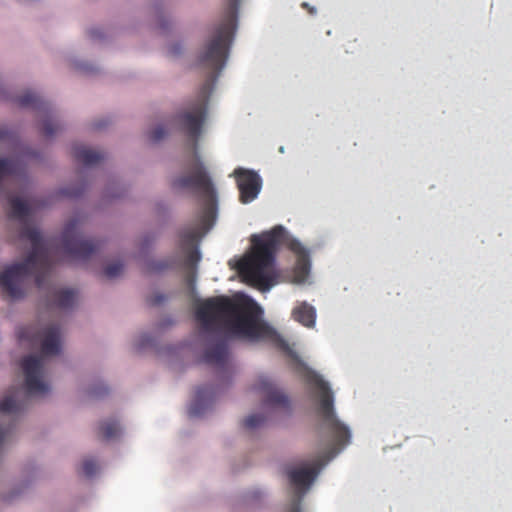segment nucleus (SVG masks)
I'll return each instance as SVG.
<instances>
[{
  "mask_svg": "<svg viewBox=\"0 0 512 512\" xmlns=\"http://www.w3.org/2000/svg\"><path fill=\"white\" fill-rule=\"evenodd\" d=\"M210 91V83H205L197 99L177 116L181 129L193 141L194 154L186 165V172L173 179L172 187L177 190H191L203 201L197 223L184 228L179 234V248L186 255L185 265L190 269H196L201 259L198 240L211 228L216 216V192L208 171L197 153V139L207 116Z\"/></svg>",
  "mask_w": 512,
  "mask_h": 512,
  "instance_id": "1",
  "label": "nucleus"
},
{
  "mask_svg": "<svg viewBox=\"0 0 512 512\" xmlns=\"http://www.w3.org/2000/svg\"><path fill=\"white\" fill-rule=\"evenodd\" d=\"M261 309L251 299L232 301L225 296L201 301L195 317L205 332H227L250 341H268L283 352L290 347L272 327L260 320Z\"/></svg>",
  "mask_w": 512,
  "mask_h": 512,
  "instance_id": "2",
  "label": "nucleus"
},
{
  "mask_svg": "<svg viewBox=\"0 0 512 512\" xmlns=\"http://www.w3.org/2000/svg\"><path fill=\"white\" fill-rule=\"evenodd\" d=\"M250 254L239 260L237 269L244 281L261 291H268L276 283L273 271L276 253L285 244L297 257L293 270L294 281L303 283L310 273V257L306 248L296 239L288 237L283 226L251 237Z\"/></svg>",
  "mask_w": 512,
  "mask_h": 512,
  "instance_id": "3",
  "label": "nucleus"
},
{
  "mask_svg": "<svg viewBox=\"0 0 512 512\" xmlns=\"http://www.w3.org/2000/svg\"><path fill=\"white\" fill-rule=\"evenodd\" d=\"M20 237L31 242V252L23 262L10 266L0 274V287L12 299L23 297L21 284L27 276L35 275L37 287L42 288L50 271L49 255L40 232L25 225L20 231Z\"/></svg>",
  "mask_w": 512,
  "mask_h": 512,
  "instance_id": "4",
  "label": "nucleus"
},
{
  "mask_svg": "<svg viewBox=\"0 0 512 512\" xmlns=\"http://www.w3.org/2000/svg\"><path fill=\"white\" fill-rule=\"evenodd\" d=\"M307 381L319 392L318 412L322 417L324 425L331 432L335 444L339 446L348 444L351 436L350 431L335 415L333 394L329 384L316 373H309Z\"/></svg>",
  "mask_w": 512,
  "mask_h": 512,
  "instance_id": "5",
  "label": "nucleus"
},
{
  "mask_svg": "<svg viewBox=\"0 0 512 512\" xmlns=\"http://www.w3.org/2000/svg\"><path fill=\"white\" fill-rule=\"evenodd\" d=\"M333 456V452L330 451L327 455L319 457L310 467L291 468L287 470L289 482L295 488L297 493L296 499L290 505L288 512H301L300 504L302 495L314 482L321 467Z\"/></svg>",
  "mask_w": 512,
  "mask_h": 512,
  "instance_id": "6",
  "label": "nucleus"
},
{
  "mask_svg": "<svg viewBox=\"0 0 512 512\" xmlns=\"http://www.w3.org/2000/svg\"><path fill=\"white\" fill-rule=\"evenodd\" d=\"M62 244L65 253L77 260H87L101 248L100 241L83 239L79 236L77 220H72L65 226Z\"/></svg>",
  "mask_w": 512,
  "mask_h": 512,
  "instance_id": "7",
  "label": "nucleus"
},
{
  "mask_svg": "<svg viewBox=\"0 0 512 512\" xmlns=\"http://www.w3.org/2000/svg\"><path fill=\"white\" fill-rule=\"evenodd\" d=\"M21 367L25 376L27 397L42 396L50 391L49 385L42 380L44 368L43 356H26L21 361Z\"/></svg>",
  "mask_w": 512,
  "mask_h": 512,
  "instance_id": "8",
  "label": "nucleus"
},
{
  "mask_svg": "<svg viewBox=\"0 0 512 512\" xmlns=\"http://www.w3.org/2000/svg\"><path fill=\"white\" fill-rule=\"evenodd\" d=\"M16 102L20 107L31 108L44 113L41 133L46 138L54 136L60 129V124L54 120L49 104L33 91H25L17 96Z\"/></svg>",
  "mask_w": 512,
  "mask_h": 512,
  "instance_id": "9",
  "label": "nucleus"
},
{
  "mask_svg": "<svg viewBox=\"0 0 512 512\" xmlns=\"http://www.w3.org/2000/svg\"><path fill=\"white\" fill-rule=\"evenodd\" d=\"M239 190V200L243 204L252 202L260 193L262 179L253 170L242 167L236 168L233 172Z\"/></svg>",
  "mask_w": 512,
  "mask_h": 512,
  "instance_id": "10",
  "label": "nucleus"
},
{
  "mask_svg": "<svg viewBox=\"0 0 512 512\" xmlns=\"http://www.w3.org/2000/svg\"><path fill=\"white\" fill-rule=\"evenodd\" d=\"M256 389L263 397V404L270 408L288 410L290 402L288 397L282 393L274 383L266 376H261L256 384Z\"/></svg>",
  "mask_w": 512,
  "mask_h": 512,
  "instance_id": "11",
  "label": "nucleus"
},
{
  "mask_svg": "<svg viewBox=\"0 0 512 512\" xmlns=\"http://www.w3.org/2000/svg\"><path fill=\"white\" fill-rule=\"evenodd\" d=\"M205 363L213 365L219 369L228 368V346L226 340L222 339L209 347L203 356Z\"/></svg>",
  "mask_w": 512,
  "mask_h": 512,
  "instance_id": "12",
  "label": "nucleus"
},
{
  "mask_svg": "<svg viewBox=\"0 0 512 512\" xmlns=\"http://www.w3.org/2000/svg\"><path fill=\"white\" fill-rule=\"evenodd\" d=\"M60 328L58 325H50L43 330L41 351L43 356H52L60 353Z\"/></svg>",
  "mask_w": 512,
  "mask_h": 512,
  "instance_id": "13",
  "label": "nucleus"
},
{
  "mask_svg": "<svg viewBox=\"0 0 512 512\" xmlns=\"http://www.w3.org/2000/svg\"><path fill=\"white\" fill-rule=\"evenodd\" d=\"M73 156L77 162L85 166H94L105 158L103 152L90 149L85 145H75L73 147Z\"/></svg>",
  "mask_w": 512,
  "mask_h": 512,
  "instance_id": "14",
  "label": "nucleus"
},
{
  "mask_svg": "<svg viewBox=\"0 0 512 512\" xmlns=\"http://www.w3.org/2000/svg\"><path fill=\"white\" fill-rule=\"evenodd\" d=\"M214 394V390L210 387H199L196 391V399L189 408L190 416H200L203 413V406L213 399Z\"/></svg>",
  "mask_w": 512,
  "mask_h": 512,
  "instance_id": "15",
  "label": "nucleus"
},
{
  "mask_svg": "<svg viewBox=\"0 0 512 512\" xmlns=\"http://www.w3.org/2000/svg\"><path fill=\"white\" fill-rule=\"evenodd\" d=\"M292 316L295 321L310 328L315 324L316 311L313 306L303 302L293 309Z\"/></svg>",
  "mask_w": 512,
  "mask_h": 512,
  "instance_id": "16",
  "label": "nucleus"
},
{
  "mask_svg": "<svg viewBox=\"0 0 512 512\" xmlns=\"http://www.w3.org/2000/svg\"><path fill=\"white\" fill-rule=\"evenodd\" d=\"M52 298V306L60 309H69L76 302V293L70 289L55 290L52 292Z\"/></svg>",
  "mask_w": 512,
  "mask_h": 512,
  "instance_id": "17",
  "label": "nucleus"
},
{
  "mask_svg": "<svg viewBox=\"0 0 512 512\" xmlns=\"http://www.w3.org/2000/svg\"><path fill=\"white\" fill-rule=\"evenodd\" d=\"M120 431V426L115 420L104 421L99 426V436L104 440L116 438Z\"/></svg>",
  "mask_w": 512,
  "mask_h": 512,
  "instance_id": "18",
  "label": "nucleus"
},
{
  "mask_svg": "<svg viewBox=\"0 0 512 512\" xmlns=\"http://www.w3.org/2000/svg\"><path fill=\"white\" fill-rule=\"evenodd\" d=\"M23 409V404L19 402L15 395H7L0 401V412L3 414H15Z\"/></svg>",
  "mask_w": 512,
  "mask_h": 512,
  "instance_id": "19",
  "label": "nucleus"
},
{
  "mask_svg": "<svg viewBox=\"0 0 512 512\" xmlns=\"http://www.w3.org/2000/svg\"><path fill=\"white\" fill-rule=\"evenodd\" d=\"M11 217L23 220L29 214V206L22 199L15 197L10 201Z\"/></svg>",
  "mask_w": 512,
  "mask_h": 512,
  "instance_id": "20",
  "label": "nucleus"
},
{
  "mask_svg": "<svg viewBox=\"0 0 512 512\" xmlns=\"http://www.w3.org/2000/svg\"><path fill=\"white\" fill-rule=\"evenodd\" d=\"M265 421L266 418L262 414H252L244 419L243 425L246 429L253 430L261 427Z\"/></svg>",
  "mask_w": 512,
  "mask_h": 512,
  "instance_id": "21",
  "label": "nucleus"
},
{
  "mask_svg": "<svg viewBox=\"0 0 512 512\" xmlns=\"http://www.w3.org/2000/svg\"><path fill=\"white\" fill-rule=\"evenodd\" d=\"M124 265L121 262H113L108 264L104 269V276L108 279H113L122 274Z\"/></svg>",
  "mask_w": 512,
  "mask_h": 512,
  "instance_id": "22",
  "label": "nucleus"
},
{
  "mask_svg": "<svg viewBox=\"0 0 512 512\" xmlns=\"http://www.w3.org/2000/svg\"><path fill=\"white\" fill-rule=\"evenodd\" d=\"M98 464L92 458L84 459L81 465V472L87 477L93 476L98 471Z\"/></svg>",
  "mask_w": 512,
  "mask_h": 512,
  "instance_id": "23",
  "label": "nucleus"
},
{
  "mask_svg": "<svg viewBox=\"0 0 512 512\" xmlns=\"http://www.w3.org/2000/svg\"><path fill=\"white\" fill-rule=\"evenodd\" d=\"M166 134L167 131L165 130V128L162 125H158L149 132L148 136L151 142L156 143L162 140L166 136Z\"/></svg>",
  "mask_w": 512,
  "mask_h": 512,
  "instance_id": "24",
  "label": "nucleus"
},
{
  "mask_svg": "<svg viewBox=\"0 0 512 512\" xmlns=\"http://www.w3.org/2000/svg\"><path fill=\"white\" fill-rule=\"evenodd\" d=\"M12 429V425H9L7 427L0 426V446L5 442L9 434L12 432Z\"/></svg>",
  "mask_w": 512,
  "mask_h": 512,
  "instance_id": "25",
  "label": "nucleus"
},
{
  "mask_svg": "<svg viewBox=\"0 0 512 512\" xmlns=\"http://www.w3.org/2000/svg\"><path fill=\"white\" fill-rule=\"evenodd\" d=\"M165 300V297L164 295L162 294H159V293H156L152 296H150L147 301L150 305L152 306H156V305H159L161 304L163 301Z\"/></svg>",
  "mask_w": 512,
  "mask_h": 512,
  "instance_id": "26",
  "label": "nucleus"
},
{
  "mask_svg": "<svg viewBox=\"0 0 512 512\" xmlns=\"http://www.w3.org/2000/svg\"><path fill=\"white\" fill-rule=\"evenodd\" d=\"M168 267H169L168 263L163 262V261H159V262L151 263L149 269L151 271L159 272V271H162V270H164V269H166Z\"/></svg>",
  "mask_w": 512,
  "mask_h": 512,
  "instance_id": "27",
  "label": "nucleus"
},
{
  "mask_svg": "<svg viewBox=\"0 0 512 512\" xmlns=\"http://www.w3.org/2000/svg\"><path fill=\"white\" fill-rule=\"evenodd\" d=\"M107 392H108V388L106 386L102 385L101 387H99V389L98 388L91 389L90 394L92 396L99 397V396L106 394Z\"/></svg>",
  "mask_w": 512,
  "mask_h": 512,
  "instance_id": "28",
  "label": "nucleus"
},
{
  "mask_svg": "<svg viewBox=\"0 0 512 512\" xmlns=\"http://www.w3.org/2000/svg\"><path fill=\"white\" fill-rule=\"evenodd\" d=\"M89 36L92 38V39H98V38H101L102 37V32L99 30V29H91L89 31Z\"/></svg>",
  "mask_w": 512,
  "mask_h": 512,
  "instance_id": "29",
  "label": "nucleus"
},
{
  "mask_svg": "<svg viewBox=\"0 0 512 512\" xmlns=\"http://www.w3.org/2000/svg\"><path fill=\"white\" fill-rule=\"evenodd\" d=\"M301 6H302L303 8H305V9H307V10H308V12H309L310 14H312V15L316 13V9H315L314 7H311V6H310L308 3H306V2H303Z\"/></svg>",
  "mask_w": 512,
  "mask_h": 512,
  "instance_id": "30",
  "label": "nucleus"
},
{
  "mask_svg": "<svg viewBox=\"0 0 512 512\" xmlns=\"http://www.w3.org/2000/svg\"><path fill=\"white\" fill-rule=\"evenodd\" d=\"M9 133L8 131L4 129H0V140H4L8 137Z\"/></svg>",
  "mask_w": 512,
  "mask_h": 512,
  "instance_id": "31",
  "label": "nucleus"
},
{
  "mask_svg": "<svg viewBox=\"0 0 512 512\" xmlns=\"http://www.w3.org/2000/svg\"><path fill=\"white\" fill-rule=\"evenodd\" d=\"M150 341H151V339L149 337H143V339L139 345L140 348L145 347Z\"/></svg>",
  "mask_w": 512,
  "mask_h": 512,
  "instance_id": "32",
  "label": "nucleus"
},
{
  "mask_svg": "<svg viewBox=\"0 0 512 512\" xmlns=\"http://www.w3.org/2000/svg\"><path fill=\"white\" fill-rule=\"evenodd\" d=\"M179 52H180V49H179V47H178V46H172V47L170 48V53H171V54H173V55H176V54H178Z\"/></svg>",
  "mask_w": 512,
  "mask_h": 512,
  "instance_id": "33",
  "label": "nucleus"
},
{
  "mask_svg": "<svg viewBox=\"0 0 512 512\" xmlns=\"http://www.w3.org/2000/svg\"><path fill=\"white\" fill-rule=\"evenodd\" d=\"M105 125H106V124H102V123L97 122V123H95V124H94V128H95V129H100V128H102V127H103V126H105Z\"/></svg>",
  "mask_w": 512,
  "mask_h": 512,
  "instance_id": "34",
  "label": "nucleus"
},
{
  "mask_svg": "<svg viewBox=\"0 0 512 512\" xmlns=\"http://www.w3.org/2000/svg\"><path fill=\"white\" fill-rule=\"evenodd\" d=\"M66 194H67L69 197H76V196H78V195H79V193H78V192H68V193H66Z\"/></svg>",
  "mask_w": 512,
  "mask_h": 512,
  "instance_id": "35",
  "label": "nucleus"
},
{
  "mask_svg": "<svg viewBox=\"0 0 512 512\" xmlns=\"http://www.w3.org/2000/svg\"><path fill=\"white\" fill-rule=\"evenodd\" d=\"M83 70L86 71V72H89L90 70H92L91 68H88V67H83Z\"/></svg>",
  "mask_w": 512,
  "mask_h": 512,
  "instance_id": "36",
  "label": "nucleus"
}]
</instances>
